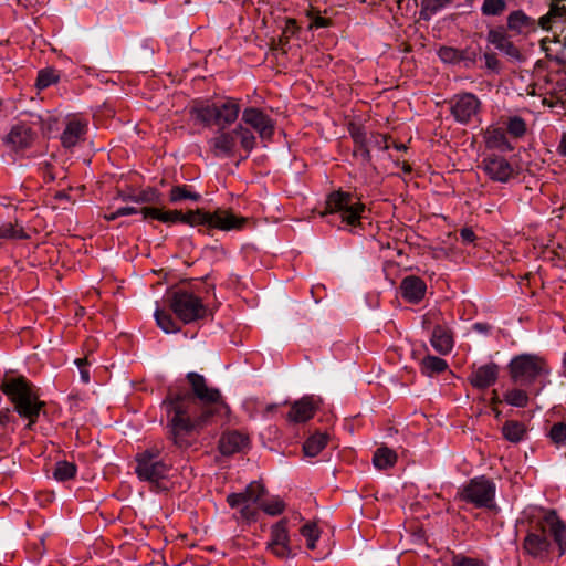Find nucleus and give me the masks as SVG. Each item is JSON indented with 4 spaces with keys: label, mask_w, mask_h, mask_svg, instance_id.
<instances>
[{
    "label": "nucleus",
    "mask_w": 566,
    "mask_h": 566,
    "mask_svg": "<svg viewBox=\"0 0 566 566\" xmlns=\"http://www.w3.org/2000/svg\"><path fill=\"white\" fill-rule=\"evenodd\" d=\"M187 380L191 391L169 390L163 401L168 417V439L179 449L189 448L195 440V431L209 423L214 416L228 411L220 391L208 387L202 375L189 373Z\"/></svg>",
    "instance_id": "obj_1"
},
{
    "label": "nucleus",
    "mask_w": 566,
    "mask_h": 566,
    "mask_svg": "<svg viewBox=\"0 0 566 566\" xmlns=\"http://www.w3.org/2000/svg\"><path fill=\"white\" fill-rule=\"evenodd\" d=\"M140 213H143L144 219L151 218L164 223L182 222L191 227L206 226L208 229H219L222 231L239 230L247 222L245 218L238 217L224 209H217L213 212L196 209L184 213L180 210L144 207Z\"/></svg>",
    "instance_id": "obj_2"
},
{
    "label": "nucleus",
    "mask_w": 566,
    "mask_h": 566,
    "mask_svg": "<svg viewBox=\"0 0 566 566\" xmlns=\"http://www.w3.org/2000/svg\"><path fill=\"white\" fill-rule=\"evenodd\" d=\"M546 527L558 546L559 555L566 552V524L558 517L555 510H548L544 517L528 530L523 541L524 552L534 558L544 559L551 552L552 543L546 536Z\"/></svg>",
    "instance_id": "obj_3"
},
{
    "label": "nucleus",
    "mask_w": 566,
    "mask_h": 566,
    "mask_svg": "<svg viewBox=\"0 0 566 566\" xmlns=\"http://www.w3.org/2000/svg\"><path fill=\"white\" fill-rule=\"evenodd\" d=\"M0 388L10 398L19 416L29 420L27 427L31 429L45 405L39 400V395L33 384L23 376H6Z\"/></svg>",
    "instance_id": "obj_4"
},
{
    "label": "nucleus",
    "mask_w": 566,
    "mask_h": 566,
    "mask_svg": "<svg viewBox=\"0 0 566 566\" xmlns=\"http://www.w3.org/2000/svg\"><path fill=\"white\" fill-rule=\"evenodd\" d=\"M239 113L240 106L232 98L216 103H199L191 108V114L198 122L205 126L216 125L219 129H226L233 124Z\"/></svg>",
    "instance_id": "obj_5"
},
{
    "label": "nucleus",
    "mask_w": 566,
    "mask_h": 566,
    "mask_svg": "<svg viewBox=\"0 0 566 566\" xmlns=\"http://www.w3.org/2000/svg\"><path fill=\"white\" fill-rule=\"evenodd\" d=\"M237 139L240 140L241 147L249 154L255 146V137L253 133L238 125L232 130L219 129L218 134L210 138L208 144L214 157H231L234 155Z\"/></svg>",
    "instance_id": "obj_6"
},
{
    "label": "nucleus",
    "mask_w": 566,
    "mask_h": 566,
    "mask_svg": "<svg viewBox=\"0 0 566 566\" xmlns=\"http://www.w3.org/2000/svg\"><path fill=\"white\" fill-rule=\"evenodd\" d=\"M170 310L184 323L189 324L207 315L202 300L186 290H176L167 294Z\"/></svg>",
    "instance_id": "obj_7"
},
{
    "label": "nucleus",
    "mask_w": 566,
    "mask_h": 566,
    "mask_svg": "<svg viewBox=\"0 0 566 566\" xmlns=\"http://www.w3.org/2000/svg\"><path fill=\"white\" fill-rule=\"evenodd\" d=\"M512 380L521 386H527L537 377L547 374L546 363L536 355L522 354L514 357L509 364Z\"/></svg>",
    "instance_id": "obj_8"
},
{
    "label": "nucleus",
    "mask_w": 566,
    "mask_h": 566,
    "mask_svg": "<svg viewBox=\"0 0 566 566\" xmlns=\"http://www.w3.org/2000/svg\"><path fill=\"white\" fill-rule=\"evenodd\" d=\"M365 210V205L353 201V196L349 192L342 190L332 192L326 200V209L321 212L322 217L327 214L340 213L342 221L349 226L359 223L361 213Z\"/></svg>",
    "instance_id": "obj_9"
},
{
    "label": "nucleus",
    "mask_w": 566,
    "mask_h": 566,
    "mask_svg": "<svg viewBox=\"0 0 566 566\" xmlns=\"http://www.w3.org/2000/svg\"><path fill=\"white\" fill-rule=\"evenodd\" d=\"M161 449L151 447L137 454L136 473L140 480L158 484L168 475L170 465L159 459Z\"/></svg>",
    "instance_id": "obj_10"
},
{
    "label": "nucleus",
    "mask_w": 566,
    "mask_h": 566,
    "mask_svg": "<svg viewBox=\"0 0 566 566\" xmlns=\"http://www.w3.org/2000/svg\"><path fill=\"white\" fill-rule=\"evenodd\" d=\"M494 495L495 484L484 476L472 479L460 493L463 501L473 503L478 507H490Z\"/></svg>",
    "instance_id": "obj_11"
},
{
    "label": "nucleus",
    "mask_w": 566,
    "mask_h": 566,
    "mask_svg": "<svg viewBox=\"0 0 566 566\" xmlns=\"http://www.w3.org/2000/svg\"><path fill=\"white\" fill-rule=\"evenodd\" d=\"M265 489L263 484L258 481L251 482L243 492L231 493L227 496V502L231 507L242 506L240 514L245 520H253L256 511L251 504L258 503L264 495Z\"/></svg>",
    "instance_id": "obj_12"
},
{
    "label": "nucleus",
    "mask_w": 566,
    "mask_h": 566,
    "mask_svg": "<svg viewBox=\"0 0 566 566\" xmlns=\"http://www.w3.org/2000/svg\"><path fill=\"white\" fill-rule=\"evenodd\" d=\"M538 25L545 31L560 28V34L554 33V41L566 45V4L549 6L548 12L539 18Z\"/></svg>",
    "instance_id": "obj_13"
},
{
    "label": "nucleus",
    "mask_w": 566,
    "mask_h": 566,
    "mask_svg": "<svg viewBox=\"0 0 566 566\" xmlns=\"http://www.w3.org/2000/svg\"><path fill=\"white\" fill-rule=\"evenodd\" d=\"M449 103L451 114L462 124H467L480 108V101L472 93L454 95Z\"/></svg>",
    "instance_id": "obj_14"
},
{
    "label": "nucleus",
    "mask_w": 566,
    "mask_h": 566,
    "mask_svg": "<svg viewBox=\"0 0 566 566\" xmlns=\"http://www.w3.org/2000/svg\"><path fill=\"white\" fill-rule=\"evenodd\" d=\"M242 122L255 129L262 139H270L274 133L271 118L259 108H245L242 113Z\"/></svg>",
    "instance_id": "obj_15"
},
{
    "label": "nucleus",
    "mask_w": 566,
    "mask_h": 566,
    "mask_svg": "<svg viewBox=\"0 0 566 566\" xmlns=\"http://www.w3.org/2000/svg\"><path fill=\"white\" fill-rule=\"evenodd\" d=\"M290 537L286 530V521L281 520L271 528V541L268 544L273 554L279 557H289L291 548L289 546Z\"/></svg>",
    "instance_id": "obj_16"
},
{
    "label": "nucleus",
    "mask_w": 566,
    "mask_h": 566,
    "mask_svg": "<svg viewBox=\"0 0 566 566\" xmlns=\"http://www.w3.org/2000/svg\"><path fill=\"white\" fill-rule=\"evenodd\" d=\"M500 367L495 363H488L475 368L469 376V382L476 389H486L494 385L499 378Z\"/></svg>",
    "instance_id": "obj_17"
},
{
    "label": "nucleus",
    "mask_w": 566,
    "mask_h": 566,
    "mask_svg": "<svg viewBox=\"0 0 566 566\" xmlns=\"http://www.w3.org/2000/svg\"><path fill=\"white\" fill-rule=\"evenodd\" d=\"M485 174L494 181L506 182L513 175L510 163L499 156L488 157L482 161Z\"/></svg>",
    "instance_id": "obj_18"
},
{
    "label": "nucleus",
    "mask_w": 566,
    "mask_h": 566,
    "mask_svg": "<svg viewBox=\"0 0 566 566\" xmlns=\"http://www.w3.org/2000/svg\"><path fill=\"white\" fill-rule=\"evenodd\" d=\"M438 55L444 63L459 64L462 62L465 67L473 66L476 61V53L474 51H460L451 46L440 48Z\"/></svg>",
    "instance_id": "obj_19"
},
{
    "label": "nucleus",
    "mask_w": 566,
    "mask_h": 566,
    "mask_svg": "<svg viewBox=\"0 0 566 566\" xmlns=\"http://www.w3.org/2000/svg\"><path fill=\"white\" fill-rule=\"evenodd\" d=\"M426 283L418 276H406L400 284L401 295L410 303H419L426 293Z\"/></svg>",
    "instance_id": "obj_20"
},
{
    "label": "nucleus",
    "mask_w": 566,
    "mask_h": 566,
    "mask_svg": "<svg viewBox=\"0 0 566 566\" xmlns=\"http://www.w3.org/2000/svg\"><path fill=\"white\" fill-rule=\"evenodd\" d=\"M33 139L34 133L24 124L13 126L6 137L7 143L15 150L30 147Z\"/></svg>",
    "instance_id": "obj_21"
},
{
    "label": "nucleus",
    "mask_w": 566,
    "mask_h": 566,
    "mask_svg": "<svg viewBox=\"0 0 566 566\" xmlns=\"http://www.w3.org/2000/svg\"><path fill=\"white\" fill-rule=\"evenodd\" d=\"M87 132V124L80 119H71L61 135V144L64 148H73L82 140Z\"/></svg>",
    "instance_id": "obj_22"
},
{
    "label": "nucleus",
    "mask_w": 566,
    "mask_h": 566,
    "mask_svg": "<svg viewBox=\"0 0 566 566\" xmlns=\"http://www.w3.org/2000/svg\"><path fill=\"white\" fill-rule=\"evenodd\" d=\"M349 134L354 140L355 147L353 155L360 158L364 163H369L371 159L367 133L358 125H349Z\"/></svg>",
    "instance_id": "obj_23"
},
{
    "label": "nucleus",
    "mask_w": 566,
    "mask_h": 566,
    "mask_svg": "<svg viewBox=\"0 0 566 566\" xmlns=\"http://www.w3.org/2000/svg\"><path fill=\"white\" fill-rule=\"evenodd\" d=\"M316 407L312 397H303L292 405L291 411L287 415V420L292 422H305L310 420L315 413Z\"/></svg>",
    "instance_id": "obj_24"
},
{
    "label": "nucleus",
    "mask_w": 566,
    "mask_h": 566,
    "mask_svg": "<svg viewBox=\"0 0 566 566\" xmlns=\"http://www.w3.org/2000/svg\"><path fill=\"white\" fill-rule=\"evenodd\" d=\"M430 343L439 354H449L453 348V336L451 331L446 326L436 325L431 334Z\"/></svg>",
    "instance_id": "obj_25"
},
{
    "label": "nucleus",
    "mask_w": 566,
    "mask_h": 566,
    "mask_svg": "<svg viewBox=\"0 0 566 566\" xmlns=\"http://www.w3.org/2000/svg\"><path fill=\"white\" fill-rule=\"evenodd\" d=\"M247 443L248 438L244 434L238 431H231L222 436L219 442V449L223 455H231L242 451Z\"/></svg>",
    "instance_id": "obj_26"
},
{
    "label": "nucleus",
    "mask_w": 566,
    "mask_h": 566,
    "mask_svg": "<svg viewBox=\"0 0 566 566\" xmlns=\"http://www.w3.org/2000/svg\"><path fill=\"white\" fill-rule=\"evenodd\" d=\"M488 41L513 59H520V50L506 38L501 30H490Z\"/></svg>",
    "instance_id": "obj_27"
},
{
    "label": "nucleus",
    "mask_w": 566,
    "mask_h": 566,
    "mask_svg": "<svg viewBox=\"0 0 566 566\" xmlns=\"http://www.w3.org/2000/svg\"><path fill=\"white\" fill-rule=\"evenodd\" d=\"M374 465L379 470L391 468L397 462V454L388 447L378 448L373 458Z\"/></svg>",
    "instance_id": "obj_28"
},
{
    "label": "nucleus",
    "mask_w": 566,
    "mask_h": 566,
    "mask_svg": "<svg viewBox=\"0 0 566 566\" xmlns=\"http://www.w3.org/2000/svg\"><path fill=\"white\" fill-rule=\"evenodd\" d=\"M328 434L326 433H314L311 436L303 446V451L306 457L317 455L327 444Z\"/></svg>",
    "instance_id": "obj_29"
},
{
    "label": "nucleus",
    "mask_w": 566,
    "mask_h": 566,
    "mask_svg": "<svg viewBox=\"0 0 566 566\" xmlns=\"http://www.w3.org/2000/svg\"><path fill=\"white\" fill-rule=\"evenodd\" d=\"M201 199V195L192 191L187 185H178L174 186L169 191V201L171 203H179L184 200L199 201Z\"/></svg>",
    "instance_id": "obj_30"
},
{
    "label": "nucleus",
    "mask_w": 566,
    "mask_h": 566,
    "mask_svg": "<svg viewBox=\"0 0 566 566\" xmlns=\"http://www.w3.org/2000/svg\"><path fill=\"white\" fill-rule=\"evenodd\" d=\"M486 145L491 148H500L502 150H511L512 147L507 142L505 132L502 128H489L486 130Z\"/></svg>",
    "instance_id": "obj_31"
},
{
    "label": "nucleus",
    "mask_w": 566,
    "mask_h": 566,
    "mask_svg": "<svg viewBox=\"0 0 566 566\" xmlns=\"http://www.w3.org/2000/svg\"><path fill=\"white\" fill-rule=\"evenodd\" d=\"M448 368V364L444 359L437 356L428 355L421 361V371L426 376H433L441 374Z\"/></svg>",
    "instance_id": "obj_32"
},
{
    "label": "nucleus",
    "mask_w": 566,
    "mask_h": 566,
    "mask_svg": "<svg viewBox=\"0 0 566 566\" xmlns=\"http://www.w3.org/2000/svg\"><path fill=\"white\" fill-rule=\"evenodd\" d=\"M534 25V21L531 20L524 12L514 11L507 18V27L510 30L516 31L518 33L524 32L525 30L532 28Z\"/></svg>",
    "instance_id": "obj_33"
},
{
    "label": "nucleus",
    "mask_w": 566,
    "mask_h": 566,
    "mask_svg": "<svg viewBox=\"0 0 566 566\" xmlns=\"http://www.w3.org/2000/svg\"><path fill=\"white\" fill-rule=\"evenodd\" d=\"M503 436L511 442H518L523 439L525 427L518 421H506L502 428Z\"/></svg>",
    "instance_id": "obj_34"
},
{
    "label": "nucleus",
    "mask_w": 566,
    "mask_h": 566,
    "mask_svg": "<svg viewBox=\"0 0 566 566\" xmlns=\"http://www.w3.org/2000/svg\"><path fill=\"white\" fill-rule=\"evenodd\" d=\"M453 0H421L420 19L429 20L432 14L450 4Z\"/></svg>",
    "instance_id": "obj_35"
},
{
    "label": "nucleus",
    "mask_w": 566,
    "mask_h": 566,
    "mask_svg": "<svg viewBox=\"0 0 566 566\" xmlns=\"http://www.w3.org/2000/svg\"><path fill=\"white\" fill-rule=\"evenodd\" d=\"M155 318H156L157 325L165 333H177L180 331V326L177 325V323L174 321L171 314H169L168 312L157 308L155 312Z\"/></svg>",
    "instance_id": "obj_36"
},
{
    "label": "nucleus",
    "mask_w": 566,
    "mask_h": 566,
    "mask_svg": "<svg viewBox=\"0 0 566 566\" xmlns=\"http://www.w3.org/2000/svg\"><path fill=\"white\" fill-rule=\"evenodd\" d=\"M12 421V415L9 409L0 411V450H3L8 444V436L13 428L10 426Z\"/></svg>",
    "instance_id": "obj_37"
},
{
    "label": "nucleus",
    "mask_w": 566,
    "mask_h": 566,
    "mask_svg": "<svg viewBox=\"0 0 566 566\" xmlns=\"http://www.w3.org/2000/svg\"><path fill=\"white\" fill-rule=\"evenodd\" d=\"M76 473V465L67 461H59L55 464L53 475L59 481H67L73 479Z\"/></svg>",
    "instance_id": "obj_38"
},
{
    "label": "nucleus",
    "mask_w": 566,
    "mask_h": 566,
    "mask_svg": "<svg viewBox=\"0 0 566 566\" xmlns=\"http://www.w3.org/2000/svg\"><path fill=\"white\" fill-rule=\"evenodd\" d=\"M504 400L511 406L524 408L528 403V396L522 389H512L504 395Z\"/></svg>",
    "instance_id": "obj_39"
},
{
    "label": "nucleus",
    "mask_w": 566,
    "mask_h": 566,
    "mask_svg": "<svg viewBox=\"0 0 566 566\" xmlns=\"http://www.w3.org/2000/svg\"><path fill=\"white\" fill-rule=\"evenodd\" d=\"M506 9L505 0H484L482 13L484 15H500Z\"/></svg>",
    "instance_id": "obj_40"
},
{
    "label": "nucleus",
    "mask_w": 566,
    "mask_h": 566,
    "mask_svg": "<svg viewBox=\"0 0 566 566\" xmlns=\"http://www.w3.org/2000/svg\"><path fill=\"white\" fill-rule=\"evenodd\" d=\"M301 534L306 538L307 548L314 549L315 543L319 537V531L315 523H306L301 527Z\"/></svg>",
    "instance_id": "obj_41"
},
{
    "label": "nucleus",
    "mask_w": 566,
    "mask_h": 566,
    "mask_svg": "<svg viewBox=\"0 0 566 566\" xmlns=\"http://www.w3.org/2000/svg\"><path fill=\"white\" fill-rule=\"evenodd\" d=\"M129 198L135 202L158 203L160 195L156 189L148 188L146 190L140 191L138 195L132 196Z\"/></svg>",
    "instance_id": "obj_42"
},
{
    "label": "nucleus",
    "mask_w": 566,
    "mask_h": 566,
    "mask_svg": "<svg viewBox=\"0 0 566 566\" xmlns=\"http://www.w3.org/2000/svg\"><path fill=\"white\" fill-rule=\"evenodd\" d=\"M507 132L514 137H522L526 132V124L524 119L518 116L510 118Z\"/></svg>",
    "instance_id": "obj_43"
},
{
    "label": "nucleus",
    "mask_w": 566,
    "mask_h": 566,
    "mask_svg": "<svg viewBox=\"0 0 566 566\" xmlns=\"http://www.w3.org/2000/svg\"><path fill=\"white\" fill-rule=\"evenodd\" d=\"M57 81V76L55 75L53 70L45 69L39 72L38 80H36V86L39 88H45L50 86L51 84L55 83Z\"/></svg>",
    "instance_id": "obj_44"
},
{
    "label": "nucleus",
    "mask_w": 566,
    "mask_h": 566,
    "mask_svg": "<svg viewBox=\"0 0 566 566\" xmlns=\"http://www.w3.org/2000/svg\"><path fill=\"white\" fill-rule=\"evenodd\" d=\"M549 438L555 443L564 442L566 440V423H555L549 430Z\"/></svg>",
    "instance_id": "obj_45"
},
{
    "label": "nucleus",
    "mask_w": 566,
    "mask_h": 566,
    "mask_svg": "<svg viewBox=\"0 0 566 566\" xmlns=\"http://www.w3.org/2000/svg\"><path fill=\"white\" fill-rule=\"evenodd\" d=\"M262 510L270 515H279L283 512L284 504L280 499H274L261 505Z\"/></svg>",
    "instance_id": "obj_46"
},
{
    "label": "nucleus",
    "mask_w": 566,
    "mask_h": 566,
    "mask_svg": "<svg viewBox=\"0 0 566 566\" xmlns=\"http://www.w3.org/2000/svg\"><path fill=\"white\" fill-rule=\"evenodd\" d=\"M368 144L369 146L376 147L381 150H386L389 148L387 137L380 134H371L370 137H368Z\"/></svg>",
    "instance_id": "obj_47"
},
{
    "label": "nucleus",
    "mask_w": 566,
    "mask_h": 566,
    "mask_svg": "<svg viewBox=\"0 0 566 566\" xmlns=\"http://www.w3.org/2000/svg\"><path fill=\"white\" fill-rule=\"evenodd\" d=\"M22 230H17L12 223L0 226V238H20Z\"/></svg>",
    "instance_id": "obj_48"
},
{
    "label": "nucleus",
    "mask_w": 566,
    "mask_h": 566,
    "mask_svg": "<svg viewBox=\"0 0 566 566\" xmlns=\"http://www.w3.org/2000/svg\"><path fill=\"white\" fill-rule=\"evenodd\" d=\"M138 210L134 207H123L118 208L115 212H112L109 214H105V219L108 221H113L117 219L118 217L128 216L133 213H137Z\"/></svg>",
    "instance_id": "obj_49"
},
{
    "label": "nucleus",
    "mask_w": 566,
    "mask_h": 566,
    "mask_svg": "<svg viewBox=\"0 0 566 566\" xmlns=\"http://www.w3.org/2000/svg\"><path fill=\"white\" fill-rule=\"evenodd\" d=\"M78 369H80V375H81V379L83 382L87 384L90 381V373H88V369H87V358H77L75 360Z\"/></svg>",
    "instance_id": "obj_50"
},
{
    "label": "nucleus",
    "mask_w": 566,
    "mask_h": 566,
    "mask_svg": "<svg viewBox=\"0 0 566 566\" xmlns=\"http://www.w3.org/2000/svg\"><path fill=\"white\" fill-rule=\"evenodd\" d=\"M484 59H485V66L489 70L494 71V72H499V70H500V62H499L495 53L486 52L484 54Z\"/></svg>",
    "instance_id": "obj_51"
},
{
    "label": "nucleus",
    "mask_w": 566,
    "mask_h": 566,
    "mask_svg": "<svg viewBox=\"0 0 566 566\" xmlns=\"http://www.w3.org/2000/svg\"><path fill=\"white\" fill-rule=\"evenodd\" d=\"M453 566H484V564L479 562V560L472 559V558H467V557L458 558V557H455L454 560H453Z\"/></svg>",
    "instance_id": "obj_52"
},
{
    "label": "nucleus",
    "mask_w": 566,
    "mask_h": 566,
    "mask_svg": "<svg viewBox=\"0 0 566 566\" xmlns=\"http://www.w3.org/2000/svg\"><path fill=\"white\" fill-rule=\"evenodd\" d=\"M460 238L463 243H472L476 237L472 229L463 228L460 230Z\"/></svg>",
    "instance_id": "obj_53"
},
{
    "label": "nucleus",
    "mask_w": 566,
    "mask_h": 566,
    "mask_svg": "<svg viewBox=\"0 0 566 566\" xmlns=\"http://www.w3.org/2000/svg\"><path fill=\"white\" fill-rule=\"evenodd\" d=\"M331 20L324 17H321L319 14H316L313 18L312 25L315 28H326L331 25Z\"/></svg>",
    "instance_id": "obj_54"
},
{
    "label": "nucleus",
    "mask_w": 566,
    "mask_h": 566,
    "mask_svg": "<svg viewBox=\"0 0 566 566\" xmlns=\"http://www.w3.org/2000/svg\"><path fill=\"white\" fill-rule=\"evenodd\" d=\"M558 153L563 156H566V133H564L562 136V140L558 146Z\"/></svg>",
    "instance_id": "obj_55"
},
{
    "label": "nucleus",
    "mask_w": 566,
    "mask_h": 566,
    "mask_svg": "<svg viewBox=\"0 0 566 566\" xmlns=\"http://www.w3.org/2000/svg\"><path fill=\"white\" fill-rule=\"evenodd\" d=\"M54 198L57 199V200H67V201H70V196L65 191H57L55 193Z\"/></svg>",
    "instance_id": "obj_56"
},
{
    "label": "nucleus",
    "mask_w": 566,
    "mask_h": 566,
    "mask_svg": "<svg viewBox=\"0 0 566 566\" xmlns=\"http://www.w3.org/2000/svg\"><path fill=\"white\" fill-rule=\"evenodd\" d=\"M502 400L499 398L496 390L492 391L491 406H497Z\"/></svg>",
    "instance_id": "obj_57"
},
{
    "label": "nucleus",
    "mask_w": 566,
    "mask_h": 566,
    "mask_svg": "<svg viewBox=\"0 0 566 566\" xmlns=\"http://www.w3.org/2000/svg\"><path fill=\"white\" fill-rule=\"evenodd\" d=\"M474 329L479 331V332H486L489 329L488 325L485 324H482V323H476L474 325Z\"/></svg>",
    "instance_id": "obj_58"
},
{
    "label": "nucleus",
    "mask_w": 566,
    "mask_h": 566,
    "mask_svg": "<svg viewBox=\"0 0 566 566\" xmlns=\"http://www.w3.org/2000/svg\"><path fill=\"white\" fill-rule=\"evenodd\" d=\"M549 42H551L549 38H544V39L541 40V46H542V49L544 51L548 50L547 45H548Z\"/></svg>",
    "instance_id": "obj_59"
},
{
    "label": "nucleus",
    "mask_w": 566,
    "mask_h": 566,
    "mask_svg": "<svg viewBox=\"0 0 566 566\" xmlns=\"http://www.w3.org/2000/svg\"><path fill=\"white\" fill-rule=\"evenodd\" d=\"M491 407H492L493 412L495 413V417L499 418L501 415V411L497 409V406H491Z\"/></svg>",
    "instance_id": "obj_60"
},
{
    "label": "nucleus",
    "mask_w": 566,
    "mask_h": 566,
    "mask_svg": "<svg viewBox=\"0 0 566 566\" xmlns=\"http://www.w3.org/2000/svg\"><path fill=\"white\" fill-rule=\"evenodd\" d=\"M275 408H276V405H269V406L266 407V411H268V412H272Z\"/></svg>",
    "instance_id": "obj_61"
},
{
    "label": "nucleus",
    "mask_w": 566,
    "mask_h": 566,
    "mask_svg": "<svg viewBox=\"0 0 566 566\" xmlns=\"http://www.w3.org/2000/svg\"><path fill=\"white\" fill-rule=\"evenodd\" d=\"M396 148L397 149H405V146L403 145H396Z\"/></svg>",
    "instance_id": "obj_62"
},
{
    "label": "nucleus",
    "mask_w": 566,
    "mask_h": 566,
    "mask_svg": "<svg viewBox=\"0 0 566 566\" xmlns=\"http://www.w3.org/2000/svg\"><path fill=\"white\" fill-rule=\"evenodd\" d=\"M464 1H465V3L471 4L474 0H464Z\"/></svg>",
    "instance_id": "obj_63"
}]
</instances>
